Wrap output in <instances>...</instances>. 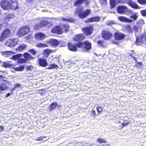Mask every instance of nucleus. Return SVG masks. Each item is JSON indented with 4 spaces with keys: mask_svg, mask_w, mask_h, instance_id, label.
<instances>
[{
    "mask_svg": "<svg viewBox=\"0 0 146 146\" xmlns=\"http://www.w3.org/2000/svg\"><path fill=\"white\" fill-rule=\"evenodd\" d=\"M83 9L82 7H78L76 9L75 12L76 14L78 15L79 17L81 19H83L86 17L91 12V11L89 9L83 11Z\"/></svg>",
    "mask_w": 146,
    "mask_h": 146,
    "instance_id": "1",
    "label": "nucleus"
},
{
    "mask_svg": "<svg viewBox=\"0 0 146 146\" xmlns=\"http://www.w3.org/2000/svg\"><path fill=\"white\" fill-rule=\"evenodd\" d=\"M117 11L118 13L119 14L125 13L127 15H129L132 13V11L126 7L124 6H119L117 8Z\"/></svg>",
    "mask_w": 146,
    "mask_h": 146,
    "instance_id": "2",
    "label": "nucleus"
},
{
    "mask_svg": "<svg viewBox=\"0 0 146 146\" xmlns=\"http://www.w3.org/2000/svg\"><path fill=\"white\" fill-rule=\"evenodd\" d=\"M77 45L78 48H84L87 50H89L91 48V44L88 41H86L83 43H79Z\"/></svg>",
    "mask_w": 146,
    "mask_h": 146,
    "instance_id": "3",
    "label": "nucleus"
},
{
    "mask_svg": "<svg viewBox=\"0 0 146 146\" xmlns=\"http://www.w3.org/2000/svg\"><path fill=\"white\" fill-rule=\"evenodd\" d=\"M22 56V54H18L13 56L12 58L15 60H17V62L19 64H22L26 63L27 61L24 58H21Z\"/></svg>",
    "mask_w": 146,
    "mask_h": 146,
    "instance_id": "4",
    "label": "nucleus"
},
{
    "mask_svg": "<svg viewBox=\"0 0 146 146\" xmlns=\"http://www.w3.org/2000/svg\"><path fill=\"white\" fill-rule=\"evenodd\" d=\"M82 30L85 34L90 35L92 34L93 31V27L92 25H90L88 27L83 28Z\"/></svg>",
    "mask_w": 146,
    "mask_h": 146,
    "instance_id": "5",
    "label": "nucleus"
},
{
    "mask_svg": "<svg viewBox=\"0 0 146 146\" xmlns=\"http://www.w3.org/2000/svg\"><path fill=\"white\" fill-rule=\"evenodd\" d=\"M9 36V29H7L4 31L0 37V41H2L5 38H8Z\"/></svg>",
    "mask_w": 146,
    "mask_h": 146,
    "instance_id": "6",
    "label": "nucleus"
},
{
    "mask_svg": "<svg viewBox=\"0 0 146 146\" xmlns=\"http://www.w3.org/2000/svg\"><path fill=\"white\" fill-rule=\"evenodd\" d=\"M29 31L28 27H23L21 28L19 32V34L21 36H23L25 35Z\"/></svg>",
    "mask_w": 146,
    "mask_h": 146,
    "instance_id": "7",
    "label": "nucleus"
},
{
    "mask_svg": "<svg viewBox=\"0 0 146 146\" xmlns=\"http://www.w3.org/2000/svg\"><path fill=\"white\" fill-rule=\"evenodd\" d=\"M102 35L103 38L106 40L110 38L112 36V35L110 32L106 31H103Z\"/></svg>",
    "mask_w": 146,
    "mask_h": 146,
    "instance_id": "8",
    "label": "nucleus"
},
{
    "mask_svg": "<svg viewBox=\"0 0 146 146\" xmlns=\"http://www.w3.org/2000/svg\"><path fill=\"white\" fill-rule=\"evenodd\" d=\"M51 32L52 33L60 34L63 33V30L61 27L60 26H57L52 29L51 30Z\"/></svg>",
    "mask_w": 146,
    "mask_h": 146,
    "instance_id": "9",
    "label": "nucleus"
},
{
    "mask_svg": "<svg viewBox=\"0 0 146 146\" xmlns=\"http://www.w3.org/2000/svg\"><path fill=\"white\" fill-rule=\"evenodd\" d=\"M78 44H73L71 43H69L68 44V49L72 51L76 52L77 50V47Z\"/></svg>",
    "mask_w": 146,
    "mask_h": 146,
    "instance_id": "10",
    "label": "nucleus"
},
{
    "mask_svg": "<svg viewBox=\"0 0 146 146\" xmlns=\"http://www.w3.org/2000/svg\"><path fill=\"white\" fill-rule=\"evenodd\" d=\"M1 5L4 10L8 9L9 7V1L5 0L1 1Z\"/></svg>",
    "mask_w": 146,
    "mask_h": 146,
    "instance_id": "11",
    "label": "nucleus"
},
{
    "mask_svg": "<svg viewBox=\"0 0 146 146\" xmlns=\"http://www.w3.org/2000/svg\"><path fill=\"white\" fill-rule=\"evenodd\" d=\"M100 19V17L99 16L95 17L89 18L88 20L85 21V23H88L94 22H98Z\"/></svg>",
    "mask_w": 146,
    "mask_h": 146,
    "instance_id": "12",
    "label": "nucleus"
},
{
    "mask_svg": "<svg viewBox=\"0 0 146 146\" xmlns=\"http://www.w3.org/2000/svg\"><path fill=\"white\" fill-rule=\"evenodd\" d=\"M115 38L117 40H120L123 39L125 37V35L117 32H116L114 34Z\"/></svg>",
    "mask_w": 146,
    "mask_h": 146,
    "instance_id": "13",
    "label": "nucleus"
},
{
    "mask_svg": "<svg viewBox=\"0 0 146 146\" xmlns=\"http://www.w3.org/2000/svg\"><path fill=\"white\" fill-rule=\"evenodd\" d=\"M38 61L40 65L42 67H45L48 64L46 60L44 58H39Z\"/></svg>",
    "mask_w": 146,
    "mask_h": 146,
    "instance_id": "14",
    "label": "nucleus"
},
{
    "mask_svg": "<svg viewBox=\"0 0 146 146\" xmlns=\"http://www.w3.org/2000/svg\"><path fill=\"white\" fill-rule=\"evenodd\" d=\"M129 29L131 33L135 32V36L138 35V33H140L139 31V28L136 25L133 26L132 28H129Z\"/></svg>",
    "mask_w": 146,
    "mask_h": 146,
    "instance_id": "15",
    "label": "nucleus"
},
{
    "mask_svg": "<svg viewBox=\"0 0 146 146\" xmlns=\"http://www.w3.org/2000/svg\"><path fill=\"white\" fill-rule=\"evenodd\" d=\"M19 40L17 38L11 39L10 40V47L14 46L18 44Z\"/></svg>",
    "mask_w": 146,
    "mask_h": 146,
    "instance_id": "16",
    "label": "nucleus"
},
{
    "mask_svg": "<svg viewBox=\"0 0 146 146\" xmlns=\"http://www.w3.org/2000/svg\"><path fill=\"white\" fill-rule=\"evenodd\" d=\"M130 6L133 8L138 9L139 7L136 3L133 2L131 0H125Z\"/></svg>",
    "mask_w": 146,
    "mask_h": 146,
    "instance_id": "17",
    "label": "nucleus"
},
{
    "mask_svg": "<svg viewBox=\"0 0 146 146\" xmlns=\"http://www.w3.org/2000/svg\"><path fill=\"white\" fill-rule=\"evenodd\" d=\"M58 40L54 39H52L48 41V43L50 44L51 45L56 46L58 45Z\"/></svg>",
    "mask_w": 146,
    "mask_h": 146,
    "instance_id": "18",
    "label": "nucleus"
},
{
    "mask_svg": "<svg viewBox=\"0 0 146 146\" xmlns=\"http://www.w3.org/2000/svg\"><path fill=\"white\" fill-rule=\"evenodd\" d=\"M18 7V3L16 0L13 1H12V3L11 4V9L13 10H15Z\"/></svg>",
    "mask_w": 146,
    "mask_h": 146,
    "instance_id": "19",
    "label": "nucleus"
},
{
    "mask_svg": "<svg viewBox=\"0 0 146 146\" xmlns=\"http://www.w3.org/2000/svg\"><path fill=\"white\" fill-rule=\"evenodd\" d=\"M85 1L86 5H88L89 3V0H77L74 3L76 6H78L83 2Z\"/></svg>",
    "mask_w": 146,
    "mask_h": 146,
    "instance_id": "20",
    "label": "nucleus"
},
{
    "mask_svg": "<svg viewBox=\"0 0 146 146\" xmlns=\"http://www.w3.org/2000/svg\"><path fill=\"white\" fill-rule=\"evenodd\" d=\"M119 19L121 21L126 22L129 23H132V20L127 19L126 17L123 16H120L118 17Z\"/></svg>",
    "mask_w": 146,
    "mask_h": 146,
    "instance_id": "21",
    "label": "nucleus"
},
{
    "mask_svg": "<svg viewBox=\"0 0 146 146\" xmlns=\"http://www.w3.org/2000/svg\"><path fill=\"white\" fill-rule=\"evenodd\" d=\"M35 36L36 38L38 40L43 39L45 37L44 35L42 33H38L36 34Z\"/></svg>",
    "mask_w": 146,
    "mask_h": 146,
    "instance_id": "22",
    "label": "nucleus"
},
{
    "mask_svg": "<svg viewBox=\"0 0 146 146\" xmlns=\"http://www.w3.org/2000/svg\"><path fill=\"white\" fill-rule=\"evenodd\" d=\"M23 56L27 60H32L34 58V57H32L31 54L27 52L24 53Z\"/></svg>",
    "mask_w": 146,
    "mask_h": 146,
    "instance_id": "23",
    "label": "nucleus"
},
{
    "mask_svg": "<svg viewBox=\"0 0 146 146\" xmlns=\"http://www.w3.org/2000/svg\"><path fill=\"white\" fill-rule=\"evenodd\" d=\"M46 23L47 22L46 21H43L41 22V23L40 24L35 25L34 26V27L36 29H38L39 28L44 26Z\"/></svg>",
    "mask_w": 146,
    "mask_h": 146,
    "instance_id": "24",
    "label": "nucleus"
},
{
    "mask_svg": "<svg viewBox=\"0 0 146 146\" xmlns=\"http://www.w3.org/2000/svg\"><path fill=\"white\" fill-rule=\"evenodd\" d=\"M84 38V36L82 34L77 35L74 38V40L76 41H79L82 40Z\"/></svg>",
    "mask_w": 146,
    "mask_h": 146,
    "instance_id": "25",
    "label": "nucleus"
},
{
    "mask_svg": "<svg viewBox=\"0 0 146 146\" xmlns=\"http://www.w3.org/2000/svg\"><path fill=\"white\" fill-rule=\"evenodd\" d=\"M7 82L1 83L0 85V90L3 91L8 89L9 87L7 86Z\"/></svg>",
    "mask_w": 146,
    "mask_h": 146,
    "instance_id": "26",
    "label": "nucleus"
},
{
    "mask_svg": "<svg viewBox=\"0 0 146 146\" xmlns=\"http://www.w3.org/2000/svg\"><path fill=\"white\" fill-rule=\"evenodd\" d=\"M136 36V44L138 45H141L142 43L144 42V40L142 39L141 37L139 38L138 37V36Z\"/></svg>",
    "mask_w": 146,
    "mask_h": 146,
    "instance_id": "27",
    "label": "nucleus"
},
{
    "mask_svg": "<svg viewBox=\"0 0 146 146\" xmlns=\"http://www.w3.org/2000/svg\"><path fill=\"white\" fill-rule=\"evenodd\" d=\"M27 45L25 44H22L19 45L15 49L17 51H21L25 49L27 47Z\"/></svg>",
    "mask_w": 146,
    "mask_h": 146,
    "instance_id": "28",
    "label": "nucleus"
},
{
    "mask_svg": "<svg viewBox=\"0 0 146 146\" xmlns=\"http://www.w3.org/2000/svg\"><path fill=\"white\" fill-rule=\"evenodd\" d=\"M57 104L56 102H54L51 104L49 108L50 110H51L55 109L57 107Z\"/></svg>",
    "mask_w": 146,
    "mask_h": 146,
    "instance_id": "29",
    "label": "nucleus"
},
{
    "mask_svg": "<svg viewBox=\"0 0 146 146\" xmlns=\"http://www.w3.org/2000/svg\"><path fill=\"white\" fill-rule=\"evenodd\" d=\"M137 24L140 28L144 24V22L143 20L142 19H139L138 21H137Z\"/></svg>",
    "mask_w": 146,
    "mask_h": 146,
    "instance_id": "30",
    "label": "nucleus"
},
{
    "mask_svg": "<svg viewBox=\"0 0 146 146\" xmlns=\"http://www.w3.org/2000/svg\"><path fill=\"white\" fill-rule=\"evenodd\" d=\"M128 15H130V17L134 20H136L138 17L136 14L135 13H133L132 11V13Z\"/></svg>",
    "mask_w": 146,
    "mask_h": 146,
    "instance_id": "31",
    "label": "nucleus"
},
{
    "mask_svg": "<svg viewBox=\"0 0 146 146\" xmlns=\"http://www.w3.org/2000/svg\"><path fill=\"white\" fill-rule=\"evenodd\" d=\"M58 45H59L60 47L65 46L66 45V43L65 42L63 41V40L58 41Z\"/></svg>",
    "mask_w": 146,
    "mask_h": 146,
    "instance_id": "32",
    "label": "nucleus"
},
{
    "mask_svg": "<svg viewBox=\"0 0 146 146\" xmlns=\"http://www.w3.org/2000/svg\"><path fill=\"white\" fill-rule=\"evenodd\" d=\"M69 25L68 24H66L63 26L62 29L63 31V29H64L65 31H66V32L69 30Z\"/></svg>",
    "mask_w": 146,
    "mask_h": 146,
    "instance_id": "33",
    "label": "nucleus"
},
{
    "mask_svg": "<svg viewBox=\"0 0 146 146\" xmlns=\"http://www.w3.org/2000/svg\"><path fill=\"white\" fill-rule=\"evenodd\" d=\"M98 44L99 47H104V42L102 40H99L98 41Z\"/></svg>",
    "mask_w": 146,
    "mask_h": 146,
    "instance_id": "34",
    "label": "nucleus"
},
{
    "mask_svg": "<svg viewBox=\"0 0 146 146\" xmlns=\"http://www.w3.org/2000/svg\"><path fill=\"white\" fill-rule=\"evenodd\" d=\"M36 46L39 47H45L48 46L46 44L42 43H38Z\"/></svg>",
    "mask_w": 146,
    "mask_h": 146,
    "instance_id": "35",
    "label": "nucleus"
},
{
    "mask_svg": "<svg viewBox=\"0 0 146 146\" xmlns=\"http://www.w3.org/2000/svg\"><path fill=\"white\" fill-rule=\"evenodd\" d=\"M110 3L111 8L113 7L116 4L115 0H110Z\"/></svg>",
    "mask_w": 146,
    "mask_h": 146,
    "instance_id": "36",
    "label": "nucleus"
},
{
    "mask_svg": "<svg viewBox=\"0 0 146 146\" xmlns=\"http://www.w3.org/2000/svg\"><path fill=\"white\" fill-rule=\"evenodd\" d=\"M98 141L99 143H107V142L106 140L100 138L98 139Z\"/></svg>",
    "mask_w": 146,
    "mask_h": 146,
    "instance_id": "37",
    "label": "nucleus"
},
{
    "mask_svg": "<svg viewBox=\"0 0 146 146\" xmlns=\"http://www.w3.org/2000/svg\"><path fill=\"white\" fill-rule=\"evenodd\" d=\"M142 66V64L141 62H137L136 65L135 67L137 68H140Z\"/></svg>",
    "mask_w": 146,
    "mask_h": 146,
    "instance_id": "38",
    "label": "nucleus"
},
{
    "mask_svg": "<svg viewBox=\"0 0 146 146\" xmlns=\"http://www.w3.org/2000/svg\"><path fill=\"white\" fill-rule=\"evenodd\" d=\"M1 54L3 55L5 57L8 56L9 54V51H3L1 52Z\"/></svg>",
    "mask_w": 146,
    "mask_h": 146,
    "instance_id": "39",
    "label": "nucleus"
},
{
    "mask_svg": "<svg viewBox=\"0 0 146 146\" xmlns=\"http://www.w3.org/2000/svg\"><path fill=\"white\" fill-rule=\"evenodd\" d=\"M2 66L5 68L9 67V64L7 62H4L3 63Z\"/></svg>",
    "mask_w": 146,
    "mask_h": 146,
    "instance_id": "40",
    "label": "nucleus"
},
{
    "mask_svg": "<svg viewBox=\"0 0 146 146\" xmlns=\"http://www.w3.org/2000/svg\"><path fill=\"white\" fill-rule=\"evenodd\" d=\"M24 68V66H20L19 67L16 68H15V70L17 71H21L23 70Z\"/></svg>",
    "mask_w": 146,
    "mask_h": 146,
    "instance_id": "41",
    "label": "nucleus"
},
{
    "mask_svg": "<svg viewBox=\"0 0 146 146\" xmlns=\"http://www.w3.org/2000/svg\"><path fill=\"white\" fill-rule=\"evenodd\" d=\"M96 109L97 110V111L98 112H101L102 111V110L103 108L102 106H97L96 107Z\"/></svg>",
    "mask_w": 146,
    "mask_h": 146,
    "instance_id": "42",
    "label": "nucleus"
},
{
    "mask_svg": "<svg viewBox=\"0 0 146 146\" xmlns=\"http://www.w3.org/2000/svg\"><path fill=\"white\" fill-rule=\"evenodd\" d=\"M57 66V65L56 64H50L49 66L48 69H53V68H56Z\"/></svg>",
    "mask_w": 146,
    "mask_h": 146,
    "instance_id": "43",
    "label": "nucleus"
},
{
    "mask_svg": "<svg viewBox=\"0 0 146 146\" xmlns=\"http://www.w3.org/2000/svg\"><path fill=\"white\" fill-rule=\"evenodd\" d=\"M141 13L143 16H146V9L141 11Z\"/></svg>",
    "mask_w": 146,
    "mask_h": 146,
    "instance_id": "44",
    "label": "nucleus"
},
{
    "mask_svg": "<svg viewBox=\"0 0 146 146\" xmlns=\"http://www.w3.org/2000/svg\"><path fill=\"white\" fill-rule=\"evenodd\" d=\"M138 2L140 4H146V0H137Z\"/></svg>",
    "mask_w": 146,
    "mask_h": 146,
    "instance_id": "45",
    "label": "nucleus"
},
{
    "mask_svg": "<svg viewBox=\"0 0 146 146\" xmlns=\"http://www.w3.org/2000/svg\"><path fill=\"white\" fill-rule=\"evenodd\" d=\"M29 52H31L33 55H35L36 54V51L33 49H31L29 50Z\"/></svg>",
    "mask_w": 146,
    "mask_h": 146,
    "instance_id": "46",
    "label": "nucleus"
},
{
    "mask_svg": "<svg viewBox=\"0 0 146 146\" xmlns=\"http://www.w3.org/2000/svg\"><path fill=\"white\" fill-rule=\"evenodd\" d=\"M44 53H46L47 54H48L52 52V50L50 49H46L44 50Z\"/></svg>",
    "mask_w": 146,
    "mask_h": 146,
    "instance_id": "47",
    "label": "nucleus"
},
{
    "mask_svg": "<svg viewBox=\"0 0 146 146\" xmlns=\"http://www.w3.org/2000/svg\"><path fill=\"white\" fill-rule=\"evenodd\" d=\"M129 123H130L129 121H125L122 123V125L123 126H126V125H128Z\"/></svg>",
    "mask_w": 146,
    "mask_h": 146,
    "instance_id": "48",
    "label": "nucleus"
},
{
    "mask_svg": "<svg viewBox=\"0 0 146 146\" xmlns=\"http://www.w3.org/2000/svg\"><path fill=\"white\" fill-rule=\"evenodd\" d=\"M44 89H42V90H38V93H40L41 95L43 96L44 95V93H43V92H44Z\"/></svg>",
    "mask_w": 146,
    "mask_h": 146,
    "instance_id": "49",
    "label": "nucleus"
},
{
    "mask_svg": "<svg viewBox=\"0 0 146 146\" xmlns=\"http://www.w3.org/2000/svg\"><path fill=\"white\" fill-rule=\"evenodd\" d=\"M100 1L102 4H106L107 3V0H100Z\"/></svg>",
    "mask_w": 146,
    "mask_h": 146,
    "instance_id": "50",
    "label": "nucleus"
},
{
    "mask_svg": "<svg viewBox=\"0 0 146 146\" xmlns=\"http://www.w3.org/2000/svg\"><path fill=\"white\" fill-rule=\"evenodd\" d=\"M91 115L93 116H96V112L94 110H92L91 111Z\"/></svg>",
    "mask_w": 146,
    "mask_h": 146,
    "instance_id": "51",
    "label": "nucleus"
},
{
    "mask_svg": "<svg viewBox=\"0 0 146 146\" xmlns=\"http://www.w3.org/2000/svg\"><path fill=\"white\" fill-rule=\"evenodd\" d=\"M62 20L64 21H69L70 22H72L74 21V20L72 19H66L65 18H62Z\"/></svg>",
    "mask_w": 146,
    "mask_h": 146,
    "instance_id": "52",
    "label": "nucleus"
},
{
    "mask_svg": "<svg viewBox=\"0 0 146 146\" xmlns=\"http://www.w3.org/2000/svg\"><path fill=\"white\" fill-rule=\"evenodd\" d=\"M114 23V22L113 21H108L107 22V25H111Z\"/></svg>",
    "mask_w": 146,
    "mask_h": 146,
    "instance_id": "53",
    "label": "nucleus"
},
{
    "mask_svg": "<svg viewBox=\"0 0 146 146\" xmlns=\"http://www.w3.org/2000/svg\"><path fill=\"white\" fill-rule=\"evenodd\" d=\"M46 137L43 136V137H40L38 138L37 139H36V141H41L42 140H43V138H45Z\"/></svg>",
    "mask_w": 146,
    "mask_h": 146,
    "instance_id": "54",
    "label": "nucleus"
},
{
    "mask_svg": "<svg viewBox=\"0 0 146 146\" xmlns=\"http://www.w3.org/2000/svg\"><path fill=\"white\" fill-rule=\"evenodd\" d=\"M21 86V85L20 84H16L15 85V88H16L17 87H18L19 88H20Z\"/></svg>",
    "mask_w": 146,
    "mask_h": 146,
    "instance_id": "55",
    "label": "nucleus"
},
{
    "mask_svg": "<svg viewBox=\"0 0 146 146\" xmlns=\"http://www.w3.org/2000/svg\"><path fill=\"white\" fill-rule=\"evenodd\" d=\"M130 56L133 58L135 57V53L133 52L130 54Z\"/></svg>",
    "mask_w": 146,
    "mask_h": 146,
    "instance_id": "56",
    "label": "nucleus"
},
{
    "mask_svg": "<svg viewBox=\"0 0 146 146\" xmlns=\"http://www.w3.org/2000/svg\"><path fill=\"white\" fill-rule=\"evenodd\" d=\"M4 130V128L2 126H0V132Z\"/></svg>",
    "mask_w": 146,
    "mask_h": 146,
    "instance_id": "57",
    "label": "nucleus"
},
{
    "mask_svg": "<svg viewBox=\"0 0 146 146\" xmlns=\"http://www.w3.org/2000/svg\"><path fill=\"white\" fill-rule=\"evenodd\" d=\"M144 37L145 38V42H146V33L144 34L143 35Z\"/></svg>",
    "mask_w": 146,
    "mask_h": 146,
    "instance_id": "58",
    "label": "nucleus"
},
{
    "mask_svg": "<svg viewBox=\"0 0 146 146\" xmlns=\"http://www.w3.org/2000/svg\"><path fill=\"white\" fill-rule=\"evenodd\" d=\"M5 45L7 46H9V43H8L7 42L5 43Z\"/></svg>",
    "mask_w": 146,
    "mask_h": 146,
    "instance_id": "59",
    "label": "nucleus"
},
{
    "mask_svg": "<svg viewBox=\"0 0 146 146\" xmlns=\"http://www.w3.org/2000/svg\"><path fill=\"white\" fill-rule=\"evenodd\" d=\"M104 146H111L110 144H106L105 145H104Z\"/></svg>",
    "mask_w": 146,
    "mask_h": 146,
    "instance_id": "60",
    "label": "nucleus"
},
{
    "mask_svg": "<svg viewBox=\"0 0 146 146\" xmlns=\"http://www.w3.org/2000/svg\"><path fill=\"white\" fill-rule=\"evenodd\" d=\"M8 96H9V93H7L6 96V97H7Z\"/></svg>",
    "mask_w": 146,
    "mask_h": 146,
    "instance_id": "61",
    "label": "nucleus"
},
{
    "mask_svg": "<svg viewBox=\"0 0 146 146\" xmlns=\"http://www.w3.org/2000/svg\"><path fill=\"white\" fill-rule=\"evenodd\" d=\"M135 60V61H136L137 60V59L135 57H134L133 58Z\"/></svg>",
    "mask_w": 146,
    "mask_h": 146,
    "instance_id": "62",
    "label": "nucleus"
},
{
    "mask_svg": "<svg viewBox=\"0 0 146 146\" xmlns=\"http://www.w3.org/2000/svg\"><path fill=\"white\" fill-rule=\"evenodd\" d=\"M1 11H0V15H1Z\"/></svg>",
    "mask_w": 146,
    "mask_h": 146,
    "instance_id": "63",
    "label": "nucleus"
},
{
    "mask_svg": "<svg viewBox=\"0 0 146 146\" xmlns=\"http://www.w3.org/2000/svg\"><path fill=\"white\" fill-rule=\"evenodd\" d=\"M10 7H11V5H9Z\"/></svg>",
    "mask_w": 146,
    "mask_h": 146,
    "instance_id": "64",
    "label": "nucleus"
}]
</instances>
